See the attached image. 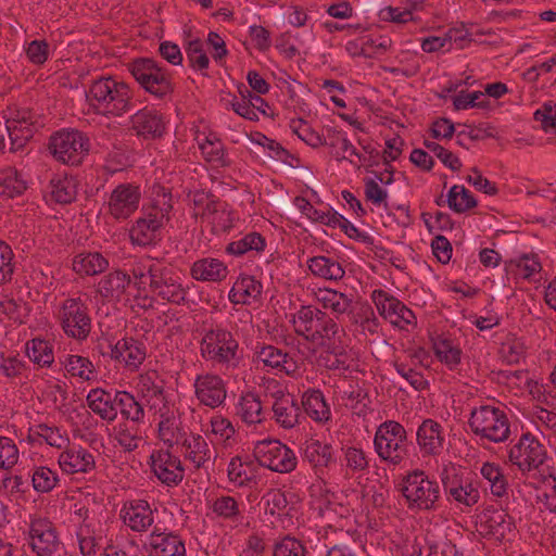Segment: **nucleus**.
<instances>
[{
	"instance_id": "nucleus-1",
	"label": "nucleus",
	"mask_w": 556,
	"mask_h": 556,
	"mask_svg": "<svg viewBox=\"0 0 556 556\" xmlns=\"http://www.w3.org/2000/svg\"><path fill=\"white\" fill-rule=\"evenodd\" d=\"M89 110L104 117H122L132 110L134 90L113 76L91 80L85 91Z\"/></svg>"
},
{
	"instance_id": "nucleus-2",
	"label": "nucleus",
	"mask_w": 556,
	"mask_h": 556,
	"mask_svg": "<svg viewBox=\"0 0 556 556\" xmlns=\"http://www.w3.org/2000/svg\"><path fill=\"white\" fill-rule=\"evenodd\" d=\"M127 71L144 92L170 101L175 91L172 73L152 58L140 56L126 64Z\"/></svg>"
},
{
	"instance_id": "nucleus-3",
	"label": "nucleus",
	"mask_w": 556,
	"mask_h": 556,
	"mask_svg": "<svg viewBox=\"0 0 556 556\" xmlns=\"http://www.w3.org/2000/svg\"><path fill=\"white\" fill-rule=\"evenodd\" d=\"M407 431L395 420L380 424L374 438L375 451L381 460L392 466L401 465L409 456Z\"/></svg>"
},
{
	"instance_id": "nucleus-4",
	"label": "nucleus",
	"mask_w": 556,
	"mask_h": 556,
	"mask_svg": "<svg viewBox=\"0 0 556 556\" xmlns=\"http://www.w3.org/2000/svg\"><path fill=\"white\" fill-rule=\"evenodd\" d=\"M90 141L78 129L65 128L50 137L49 150L53 157L67 165H78L89 152Z\"/></svg>"
},
{
	"instance_id": "nucleus-5",
	"label": "nucleus",
	"mask_w": 556,
	"mask_h": 556,
	"mask_svg": "<svg viewBox=\"0 0 556 556\" xmlns=\"http://www.w3.org/2000/svg\"><path fill=\"white\" fill-rule=\"evenodd\" d=\"M149 291L156 298L172 304L185 303L187 290L178 273L169 265L152 263L149 266Z\"/></svg>"
},
{
	"instance_id": "nucleus-6",
	"label": "nucleus",
	"mask_w": 556,
	"mask_h": 556,
	"mask_svg": "<svg viewBox=\"0 0 556 556\" xmlns=\"http://www.w3.org/2000/svg\"><path fill=\"white\" fill-rule=\"evenodd\" d=\"M401 492L409 508L433 509L440 498L439 483L429 479L422 470H414L405 476L401 484Z\"/></svg>"
},
{
	"instance_id": "nucleus-7",
	"label": "nucleus",
	"mask_w": 556,
	"mask_h": 556,
	"mask_svg": "<svg viewBox=\"0 0 556 556\" xmlns=\"http://www.w3.org/2000/svg\"><path fill=\"white\" fill-rule=\"evenodd\" d=\"M253 455L260 466L279 473H289L298 465L295 453L279 440L257 441L253 448Z\"/></svg>"
},
{
	"instance_id": "nucleus-8",
	"label": "nucleus",
	"mask_w": 556,
	"mask_h": 556,
	"mask_svg": "<svg viewBox=\"0 0 556 556\" xmlns=\"http://www.w3.org/2000/svg\"><path fill=\"white\" fill-rule=\"evenodd\" d=\"M239 344L232 333L219 326L205 331L201 343V355L217 364H228L237 357Z\"/></svg>"
},
{
	"instance_id": "nucleus-9",
	"label": "nucleus",
	"mask_w": 556,
	"mask_h": 556,
	"mask_svg": "<svg viewBox=\"0 0 556 556\" xmlns=\"http://www.w3.org/2000/svg\"><path fill=\"white\" fill-rule=\"evenodd\" d=\"M545 456L543 444L532 433L526 432L507 451V459L504 463H510L520 471L526 472L538 469L544 463Z\"/></svg>"
},
{
	"instance_id": "nucleus-10",
	"label": "nucleus",
	"mask_w": 556,
	"mask_h": 556,
	"mask_svg": "<svg viewBox=\"0 0 556 556\" xmlns=\"http://www.w3.org/2000/svg\"><path fill=\"white\" fill-rule=\"evenodd\" d=\"M166 193L163 194L165 199ZM170 200V197L168 198ZM172 210L169 201L163 202L162 206L152 205L140 217L130 229V238L135 244L148 245L151 244L163 227L164 223L168 220V213Z\"/></svg>"
},
{
	"instance_id": "nucleus-11",
	"label": "nucleus",
	"mask_w": 556,
	"mask_h": 556,
	"mask_svg": "<svg viewBox=\"0 0 556 556\" xmlns=\"http://www.w3.org/2000/svg\"><path fill=\"white\" fill-rule=\"evenodd\" d=\"M64 332L76 340H86L91 331V318L87 305L79 299H66L60 311Z\"/></svg>"
},
{
	"instance_id": "nucleus-12",
	"label": "nucleus",
	"mask_w": 556,
	"mask_h": 556,
	"mask_svg": "<svg viewBox=\"0 0 556 556\" xmlns=\"http://www.w3.org/2000/svg\"><path fill=\"white\" fill-rule=\"evenodd\" d=\"M37 115L28 109H17L10 113L5 122L9 137V150L18 151L34 137L38 130Z\"/></svg>"
},
{
	"instance_id": "nucleus-13",
	"label": "nucleus",
	"mask_w": 556,
	"mask_h": 556,
	"mask_svg": "<svg viewBox=\"0 0 556 556\" xmlns=\"http://www.w3.org/2000/svg\"><path fill=\"white\" fill-rule=\"evenodd\" d=\"M508 507L500 508L495 503H489V548L492 545H503V548L493 552L492 556H505L507 544H510L511 538L515 536V526L507 513Z\"/></svg>"
},
{
	"instance_id": "nucleus-14",
	"label": "nucleus",
	"mask_w": 556,
	"mask_h": 556,
	"mask_svg": "<svg viewBox=\"0 0 556 556\" xmlns=\"http://www.w3.org/2000/svg\"><path fill=\"white\" fill-rule=\"evenodd\" d=\"M129 130L143 140H156L164 136L166 123L162 113L146 106L130 116Z\"/></svg>"
},
{
	"instance_id": "nucleus-15",
	"label": "nucleus",
	"mask_w": 556,
	"mask_h": 556,
	"mask_svg": "<svg viewBox=\"0 0 556 556\" xmlns=\"http://www.w3.org/2000/svg\"><path fill=\"white\" fill-rule=\"evenodd\" d=\"M150 556H186L184 540L174 532L155 526L143 543Z\"/></svg>"
},
{
	"instance_id": "nucleus-16",
	"label": "nucleus",
	"mask_w": 556,
	"mask_h": 556,
	"mask_svg": "<svg viewBox=\"0 0 556 556\" xmlns=\"http://www.w3.org/2000/svg\"><path fill=\"white\" fill-rule=\"evenodd\" d=\"M150 465L156 478L167 486L178 485L184 479L185 469L179 457L169 450L153 451Z\"/></svg>"
},
{
	"instance_id": "nucleus-17",
	"label": "nucleus",
	"mask_w": 556,
	"mask_h": 556,
	"mask_svg": "<svg viewBox=\"0 0 556 556\" xmlns=\"http://www.w3.org/2000/svg\"><path fill=\"white\" fill-rule=\"evenodd\" d=\"M30 546L38 556H53L62 551L56 530L47 519H37L30 523Z\"/></svg>"
},
{
	"instance_id": "nucleus-18",
	"label": "nucleus",
	"mask_w": 556,
	"mask_h": 556,
	"mask_svg": "<svg viewBox=\"0 0 556 556\" xmlns=\"http://www.w3.org/2000/svg\"><path fill=\"white\" fill-rule=\"evenodd\" d=\"M141 193L131 184H121L111 193L109 213L115 219H127L139 206Z\"/></svg>"
},
{
	"instance_id": "nucleus-19",
	"label": "nucleus",
	"mask_w": 556,
	"mask_h": 556,
	"mask_svg": "<svg viewBox=\"0 0 556 556\" xmlns=\"http://www.w3.org/2000/svg\"><path fill=\"white\" fill-rule=\"evenodd\" d=\"M121 518L125 526L135 532H147L154 523L153 511L144 500H134L124 504Z\"/></svg>"
},
{
	"instance_id": "nucleus-20",
	"label": "nucleus",
	"mask_w": 556,
	"mask_h": 556,
	"mask_svg": "<svg viewBox=\"0 0 556 556\" xmlns=\"http://www.w3.org/2000/svg\"><path fill=\"white\" fill-rule=\"evenodd\" d=\"M195 395L201 404L215 408L226 399V388L223 379L216 375L198 376L194 381Z\"/></svg>"
},
{
	"instance_id": "nucleus-21",
	"label": "nucleus",
	"mask_w": 556,
	"mask_h": 556,
	"mask_svg": "<svg viewBox=\"0 0 556 556\" xmlns=\"http://www.w3.org/2000/svg\"><path fill=\"white\" fill-rule=\"evenodd\" d=\"M275 401L271 405L274 418L285 429H291L299 424L301 407L298 401L289 393L278 390L273 394Z\"/></svg>"
},
{
	"instance_id": "nucleus-22",
	"label": "nucleus",
	"mask_w": 556,
	"mask_h": 556,
	"mask_svg": "<svg viewBox=\"0 0 556 556\" xmlns=\"http://www.w3.org/2000/svg\"><path fill=\"white\" fill-rule=\"evenodd\" d=\"M131 285V277L122 269L104 275L97 285V292L108 302H119Z\"/></svg>"
},
{
	"instance_id": "nucleus-23",
	"label": "nucleus",
	"mask_w": 556,
	"mask_h": 556,
	"mask_svg": "<svg viewBox=\"0 0 556 556\" xmlns=\"http://www.w3.org/2000/svg\"><path fill=\"white\" fill-rule=\"evenodd\" d=\"M416 437L422 455L435 456L441 454L444 448L445 439L442 426L432 419H426L421 422Z\"/></svg>"
},
{
	"instance_id": "nucleus-24",
	"label": "nucleus",
	"mask_w": 556,
	"mask_h": 556,
	"mask_svg": "<svg viewBox=\"0 0 556 556\" xmlns=\"http://www.w3.org/2000/svg\"><path fill=\"white\" fill-rule=\"evenodd\" d=\"M109 348L111 358L123 362L131 370L138 369L146 358L143 344L134 338H123Z\"/></svg>"
},
{
	"instance_id": "nucleus-25",
	"label": "nucleus",
	"mask_w": 556,
	"mask_h": 556,
	"mask_svg": "<svg viewBox=\"0 0 556 556\" xmlns=\"http://www.w3.org/2000/svg\"><path fill=\"white\" fill-rule=\"evenodd\" d=\"M181 444L185 448L186 459L193 464L195 469H208L216 457L214 448L200 434L186 438Z\"/></svg>"
},
{
	"instance_id": "nucleus-26",
	"label": "nucleus",
	"mask_w": 556,
	"mask_h": 556,
	"mask_svg": "<svg viewBox=\"0 0 556 556\" xmlns=\"http://www.w3.org/2000/svg\"><path fill=\"white\" fill-rule=\"evenodd\" d=\"M489 441L502 443L510 437L506 405L489 396Z\"/></svg>"
},
{
	"instance_id": "nucleus-27",
	"label": "nucleus",
	"mask_w": 556,
	"mask_h": 556,
	"mask_svg": "<svg viewBox=\"0 0 556 556\" xmlns=\"http://www.w3.org/2000/svg\"><path fill=\"white\" fill-rule=\"evenodd\" d=\"M498 358L508 365L518 364L525 355L523 343L513 333L501 331L492 336Z\"/></svg>"
},
{
	"instance_id": "nucleus-28",
	"label": "nucleus",
	"mask_w": 556,
	"mask_h": 556,
	"mask_svg": "<svg viewBox=\"0 0 556 556\" xmlns=\"http://www.w3.org/2000/svg\"><path fill=\"white\" fill-rule=\"evenodd\" d=\"M505 271L515 278L535 282V276L542 271V263L536 253H523L515 260L504 261Z\"/></svg>"
},
{
	"instance_id": "nucleus-29",
	"label": "nucleus",
	"mask_w": 556,
	"mask_h": 556,
	"mask_svg": "<svg viewBox=\"0 0 556 556\" xmlns=\"http://www.w3.org/2000/svg\"><path fill=\"white\" fill-rule=\"evenodd\" d=\"M190 275L198 281L219 282L226 279L228 268L218 258L205 257L192 264Z\"/></svg>"
},
{
	"instance_id": "nucleus-30",
	"label": "nucleus",
	"mask_w": 556,
	"mask_h": 556,
	"mask_svg": "<svg viewBox=\"0 0 556 556\" xmlns=\"http://www.w3.org/2000/svg\"><path fill=\"white\" fill-rule=\"evenodd\" d=\"M59 463L68 473L89 472L96 468L93 455L83 447L66 450L60 455Z\"/></svg>"
},
{
	"instance_id": "nucleus-31",
	"label": "nucleus",
	"mask_w": 556,
	"mask_h": 556,
	"mask_svg": "<svg viewBox=\"0 0 556 556\" xmlns=\"http://www.w3.org/2000/svg\"><path fill=\"white\" fill-rule=\"evenodd\" d=\"M114 403L117 405V412L127 422L141 425L144 421V404L142 400H137L135 395L127 391H116Z\"/></svg>"
},
{
	"instance_id": "nucleus-32",
	"label": "nucleus",
	"mask_w": 556,
	"mask_h": 556,
	"mask_svg": "<svg viewBox=\"0 0 556 556\" xmlns=\"http://www.w3.org/2000/svg\"><path fill=\"white\" fill-rule=\"evenodd\" d=\"M88 407L106 421H113L117 417V405L114 395L102 389H92L87 395Z\"/></svg>"
},
{
	"instance_id": "nucleus-33",
	"label": "nucleus",
	"mask_w": 556,
	"mask_h": 556,
	"mask_svg": "<svg viewBox=\"0 0 556 556\" xmlns=\"http://www.w3.org/2000/svg\"><path fill=\"white\" fill-rule=\"evenodd\" d=\"M304 459H306L316 472H324V469L334 463L333 448L330 444L318 440H309L304 446Z\"/></svg>"
},
{
	"instance_id": "nucleus-34",
	"label": "nucleus",
	"mask_w": 556,
	"mask_h": 556,
	"mask_svg": "<svg viewBox=\"0 0 556 556\" xmlns=\"http://www.w3.org/2000/svg\"><path fill=\"white\" fill-rule=\"evenodd\" d=\"M338 332V324L328 314L320 311L305 340L318 346H326L327 341L334 339Z\"/></svg>"
},
{
	"instance_id": "nucleus-35",
	"label": "nucleus",
	"mask_w": 556,
	"mask_h": 556,
	"mask_svg": "<svg viewBox=\"0 0 556 556\" xmlns=\"http://www.w3.org/2000/svg\"><path fill=\"white\" fill-rule=\"evenodd\" d=\"M489 483L492 498L489 503H495L500 508L509 506L508 482L500 465L489 462Z\"/></svg>"
},
{
	"instance_id": "nucleus-36",
	"label": "nucleus",
	"mask_w": 556,
	"mask_h": 556,
	"mask_svg": "<svg viewBox=\"0 0 556 556\" xmlns=\"http://www.w3.org/2000/svg\"><path fill=\"white\" fill-rule=\"evenodd\" d=\"M304 412L316 422H327L331 417V410L326 403L320 390L311 389L302 396Z\"/></svg>"
},
{
	"instance_id": "nucleus-37",
	"label": "nucleus",
	"mask_w": 556,
	"mask_h": 556,
	"mask_svg": "<svg viewBox=\"0 0 556 556\" xmlns=\"http://www.w3.org/2000/svg\"><path fill=\"white\" fill-rule=\"evenodd\" d=\"M307 266L314 276L327 280H340L345 274L339 262L324 255L311 257L307 261Z\"/></svg>"
},
{
	"instance_id": "nucleus-38",
	"label": "nucleus",
	"mask_w": 556,
	"mask_h": 556,
	"mask_svg": "<svg viewBox=\"0 0 556 556\" xmlns=\"http://www.w3.org/2000/svg\"><path fill=\"white\" fill-rule=\"evenodd\" d=\"M240 506L235 497L222 495L216 497L210 507L217 517L237 526L243 520V513Z\"/></svg>"
},
{
	"instance_id": "nucleus-39",
	"label": "nucleus",
	"mask_w": 556,
	"mask_h": 556,
	"mask_svg": "<svg viewBox=\"0 0 556 556\" xmlns=\"http://www.w3.org/2000/svg\"><path fill=\"white\" fill-rule=\"evenodd\" d=\"M109 266L108 260L98 252L79 254L74 258L73 269L79 275L93 276L104 271Z\"/></svg>"
},
{
	"instance_id": "nucleus-40",
	"label": "nucleus",
	"mask_w": 556,
	"mask_h": 556,
	"mask_svg": "<svg viewBox=\"0 0 556 556\" xmlns=\"http://www.w3.org/2000/svg\"><path fill=\"white\" fill-rule=\"evenodd\" d=\"M317 300L324 308L331 309L339 315L345 313L351 315L353 312L352 299L342 292L332 289L319 290Z\"/></svg>"
},
{
	"instance_id": "nucleus-41",
	"label": "nucleus",
	"mask_w": 556,
	"mask_h": 556,
	"mask_svg": "<svg viewBox=\"0 0 556 556\" xmlns=\"http://www.w3.org/2000/svg\"><path fill=\"white\" fill-rule=\"evenodd\" d=\"M236 414L248 425L260 424L264 418L262 403L253 393H247L240 397Z\"/></svg>"
},
{
	"instance_id": "nucleus-42",
	"label": "nucleus",
	"mask_w": 556,
	"mask_h": 556,
	"mask_svg": "<svg viewBox=\"0 0 556 556\" xmlns=\"http://www.w3.org/2000/svg\"><path fill=\"white\" fill-rule=\"evenodd\" d=\"M372 300L377 309L383 318L388 319L392 325L399 326V315L402 302L383 290H375Z\"/></svg>"
},
{
	"instance_id": "nucleus-43",
	"label": "nucleus",
	"mask_w": 556,
	"mask_h": 556,
	"mask_svg": "<svg viewBox=\"0 0 556 556\" xmlns=\"http://www.w3.org/2000/svg\"><path fill=\"white\" fill-rule=\"evenodd\" d=\"M26 181L21 174L13 167H7L0 170V195L14 198L26 190Z\"/></svg>"
},
{
	"instance_id": "nucleus-44",
	"label": "nucleus",
	"mask_w": 556,
	"mask_h": 556,
	"mask_svg": "<svg viewBox=\"0 0 556 556\" xmlns=\"http://www.w3.org/2000/svg\"><path fill=\"white\" fill-rule=\"evenodd\" d=\"M266 247L265 238L258 232H249L241 239L226 245V253L235 256H242L249 251L261 252Z\"/></svg>"
},
{
	"instance_id": "nucleus-45",
	"label": "nucleus",
	"mask_w": 556,
	"mask_h": 556,
	"mask_svg": "<svg viewBox=\"0 0 556 556\" xmlns=\"http://www.w3.org/2000/svg\"><path fill=\"white\" fill-rule=\"evenodd\" d=\"M159 421V438L168 446L179 443V420L173 409L164 410Z\"/></svg>"
},
{
	"instance_id": "nucleus-46",
	"label": "nucleus",
	"mask_w": 556,
	"mask_h": 556,
	"mask_svg": "<svg viewBox=\"0 0 556 556\" xmlns=\"http://www.w3.org/2000/svg\"><path fill=\"white\" fill-rule=\"evenodd\" d=\"M28 358L40 367H48L54 361L52 346L49 341L35 338L26 343Z\"/></svg>"
},
{
	"instance_id": "nucleus-47",
	"label": "nucleus",
	"mask_w": 556,
	"mask_h": 556,
	"mask_svg": "<svg viewBox=\"0 0 556 556\" xmlns=\"http://www.w3.org/2000/svg\"><path fill=\"white\" fill-rule=\"evenodd\" d=\"M253 464L243 462L241 457H232L228 464V478L236 486H247L255 478Z\"/></svg>"
},
{
	"instance_id": "nucleus-48",
	"label": "nucleus",
	"mask_w": 556,
	"mask_h": 556,
	"mask_svg": "<svg viewBox=\"0 0 556 556\" xmlns=\"http://www.w3.org/2000/svg\"><path fill=\"white\" fill-rule=\"evenodd\" d=\"M252 142L267 149L270 153L269 156L277 161L287 163L293 166L291 160L299 161V159L294 157L288 150H286L279 142L274 139L268 138L262 132H253L250 136Z\"/></svg>"
},
{
	"instance_id": "nucleus-49",
	"label": "nucleus",
	"mask_w": 556,
	"mask_h": 556,
	"mask_svg": "<svg viewBox=\"0 0 556 556\" xmlns=\"http://www.w3.org/2000/svg\"><path fill=\"white\" fill-rule=\"evenodd\" d=\"M51 197L60 204H68L73 202L77 194L76 184L74 179L68 177L53 178L50 181Z\"/></svg>"
},
{
	"instance_id": "nucleus-50",
	"label": "nucleus",
	"mask_w": 556,
	"mask_h": 556,
	"mask_svg": "<svg viewBox=\"0 0 556 556\" xmlns=\"http://www.w3.org/2000/svg\"><path fill=\"white\" fill-rule=\"evenodd\" d=\"M446 203L456 213H464L477 205V201L464 186H453L447 194Z\"/></svg>"
},
{
	"instance_id": "nucleus-51",
	"label": "nucleus",
	"mask_w": 556,
	"mask_h": 556,
	"mask_svg": "<svg viewBox=\"0 0 556 556\" xmlns=\"http://www.w3.org/2000/svg\"><path fill=\"white\" fill-rule=\"evenodd\" d=\"M139 426L140 425H134L131 422L118 425L115 432V440L125 452H132L139 446V442L141 441Z\"/></svg>"
},
{
	"instance_id": "nucleus-52",
	"label": "nucleus",
	"mask_w": 556,
	"mask_h": 556,
	"mask_svg": "<svg viewBox=\"0 0 556 556\" xmlns=\"http://www.w3.org/2000/svg\"><path fill=\"white\" fill-rule=\"evenodd\" d=\"M0 490L11 500L17 501L28 491V482L22 476L11 475L10 470L0 473Z\"/></svg>"
},
{
	"instance_id": "nucleus-53",
	"label": "nucleus",
	"mask_w": 556,
	"mask_h": 556,
	"mask_svg": "<svg viewBox=\"0 0 556 556\" xmlns=\"http://www.w3.org/2000/svg\"><path fill=\"white\" fill-rule=\"evenodd\" d=\"M62 363L66 371L73 377H78L83 380H90L93 376V364L87 357L67 355Z\"/></svg>"
},
{
	"instance_id": "nucleus-54",
	"label": "nucleus",
	"mask_w": 556,
	"mask_h": 556,
	"mask_svg": "<svg viewBox=\"0 0 556 556\" xmlns=\"http://www.w3.org/2000/svg\"><path fill=\"white\" fill-rule=\"evenodd\" d=\"M59 482V476L49 467L39 466L34 469L31 483L35 491L39 493L51 492Z\"/></svg>"
},
{
	"instance_id": "nucleus-55",
	"label": "nucleus",
	"mask_w": 556,
	"mask_h": 556,
	"mask_svg": "<svg viewBox=\"0 0 556 556\" xmlns=\"http://www.w3.org/2000/svg\"><path fill=\"white\" fill-rule=\"evenodd\" d=\"M142 400L144 406H147L149 410H154V415L160 416L161 414H164V410L172 409L167 404L162 386L152 383L150 388H147L146 391H143Z\"/></svg>"
},
{
	"instance_id": "nucleus-56",
	"label": "nucleus",
	"mask_w": 556,
	"mask_h": 556,
	"mask_svg": "<svg viewBox=\"0 0 556 556\" xmlns=\"http://www.w3.org/2000/svg\"><path fill=\"white\" fill-rule=\"evenodd\" d=\"M290 128L301 140L313 148L327 144L317 131H315L302 118L291 119Z\"/></svg>"
},
{
	"instance_id": "nucleus-57",
	"label": "nucleus",
	"mask_w": 556,
	"mask_h": 556,
	"mask_svg": "<svg viewBox=\"0 0 556 556\" xmlns=\"http://www.w3.org/2000/svg\"><path fill=\"white\" fill-rule=\"evenodd\" d=\"M256 358L267 367L285 369L287 372L289 371L286 366L288 363V354L273 345L262 346L256 351Z\"/></svg>"
},
{
	"instance_id": "nucleus-58",
	"label": "nucleus",
	"mask_w": 556,
	"mask_h": 556,
	"mask_svg": "<svg viewBox=\"0 0 556 556\" xmlns=\"http://www.w3.org/2000/svg\"><path fill=\"white\" fill-rule=\"evenodd\" d=\"M321 309L312 305L301 306L293 318L294 330L299 336L307 337L312 329L315 318L318 317Z\"/></svg>"
},
{
	"instance_id": "nucleus-59",
	"label": "nucleus",
	"mask_w": 556,
	"mask_h": 556,
	"mask_svg": "<svg viewBox=\"0 0 556 556\" xmlns=\"http://www.w3.org/2000/svg\"><path fill=\"white\" fill-rule=\"evenodd\" d=\"M233 289L239 293V301L243 304L248 299H257L262 294L263 286L253 276H240L233 285Z\"/></svg>"
},
{
	"instance_id": "nucleus-60",
	"label": "nucleus",
	"mask_w": 556,
	"mask_h": 556,
	"mask_svg": "<svg viewBox=\"0 0 556 556\" xmlns=\"http://www.w3.org/2000/svg\"><path fill=\"white\" fill-rule=\"evenodd\" d=\"M18 462V448L8 437H0V469L11 470Z\"/></svg>"
},
{
	"instance_id": "nucleus-61",
	"label": "nucleus",
	"mask_w": 556,
	"mask_h": 556,
	"mask_svg": "<svg viewBox=\"0 0 556 556\" xmlns=\"http://www.w3.org/2000/svg\"><path fill=\"white\" fill-rule=\"evenodd\" d=\"M306 549L302 542L290 535H286L275 543L273 556H305Z\"/></svg>"
},
{
	"instance_id": "nucleus-62",
	"label": "nucleus",
	"mask_w": 556,
	"mask_h": 556,
	"mask_svg": "<svg viewBox=\"0 0 556 556\" xmlns=\"http://www.w3.org/2000/svg\"><path fill=\"white\" fill-rule=\"evenodd\" d=\"M14 253L11 247L4 241L0 240V286L5 285L12 280L14 273L13 264Z\"/></svg>"
},
{
	"instance_id": "nucleus-63",
	"label": "nucleus",
	"mask_w": 556,
	"mask_h": 556,
	"mask_svg": "<svg viewBox=\"0 0 556 556\" xmlns=\"http://www.w3.org/2000/svg\"><path fill=\"white\" fill-rule=\"evenodd\" d=\"M321 359L324 361L325 367L330 370L344 372L349 370L351 366L350 357L343 349H333L332 351L328 350L324 355H321Z\"/></svg>"
},
{
	"instance_id": "nucleus-64",
	"label": "nucleus",
	"mask_w": 556,
	"mask_h": 556,
	"mask_svg": "<svg viewBox=\"0 0 556 556\" xmlns=\"http://www.w3.org/2000/svg\"><path fill=\"white\" fill-rule=\"evenodd\" d=\"M351 319L355 324H359L363 331L369 333H376L378 329V319L370 305L364 304L359 307V311L351 314Z\"/></svg>"
}]
</instances>
